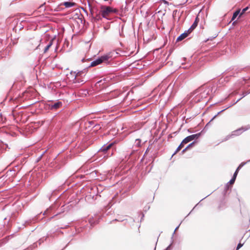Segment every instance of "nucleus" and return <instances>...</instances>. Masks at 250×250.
Segmentation results:
<instances>
[{"mask_svg":"<svg viewBox=\"0 0 250 250\" xmlns=\"http://www.w3.org/2000/svg\"><path fill=\"white\" fill-rule=\"evenodd\" d=\"M101 12L103 18L108 19L107 16L112 13H117L118 10L110 6H102Z\"/></svg>","mask_w":250,"mask_h":250,"instance_id":"1","label":"nucleus"},{"mask_svg":"<svg viewBox=\"0 0 250 250\" xmlns=\"http://www.w3.org/2000/svg\"><path fill=\"white\" fill-rule=\"evenodd\" d=\"M111 58L109 55H106L101 56V57L97 59L96 60L92 61L89 66H95L98 64H100L103 62H106Z\"/></svg>","mask_w":250,"mask_h":250,"instance_id":"2","label":"nucleus"},{"mask_svg":"<svg viewBox=\"0 0 250 250\" xmlns=\"http://www.w3.org/2000/svg\"><path fill=\"white\" fill-rule=\"evenodd\" d=\"M90 14L92 18L93 21H96L101 19V10H98L97 8H90Z\"/></svg>","mask_w":250,"mask_h":250,"instance_id":"3","label":"nucleus"},{"mask_svg":"<svg viewBox=\"0 0 250 250\" xmlns=\"http://www.w3.org/2000/svg\"><path fill=\"white\" fill-rule=\"evenodd\" d=\"M250 128V125H248L244 127H242L239 128L234 131H233L230 135H229L227 136L228 138H230L233 136H239L243 132L248 130Z\"/></svg>","mask_w":250,"mask_h":250,"instance_id":"4","label":"nucleus"},{"mask_svg":"<svg viewBox=\"0 0 250 250\" xmlns=\"http://www.w3.org/2000/svg\"><path fill=\"white\" fill-rule=\"evenodd\" d=\"M249 93H250V91L249 92H243L242 93V97L240 98H239V99H238L236 102H234L233 103L229 104V105H228V106H227L225 109L222 110L221 111H219L216 115H215L212 119L210 121V122L208 123H209L211 121H212L218 115H219L220 113H221L222 112L225 111L226 109L229 108V107H231V106H232L233 105L235 104H236L238 102H239L240 100H241L243 98L245 97L246 96H247V95H248Z\"/></svg>","mask_w":250,"mask_h":250,"instance_id":"5","label":"nucleus"},{"mask_svg":"<svg viewBox=\"0 0 250 250\" xmlns=\"http://www.w3.org/2000/svg\"><path fill=\"white\" fill-rule=\"evenodd\" d=\"M201 134V133L200 132L199 133H197L195 134H192L191 135L188 136L186 137L182 141V143L187 144V143L192 141L193 140H194L195 138H196V139L198 138V137H199L200 136Z\"/></svg>","mask_w":250,"mask_h":250,"instance_id":"6","label":"nucleus"},{"mask_svg":"<svg viewBox=\"0 0 250 250\" xmlns=\"http://www.w3.org/2000/svg\"><path fill=\"white\" fill-rule=\"evenodd\" d=\"M190 32L189 31V30H188L185 31L184 33L181 34L177 38L176 41H181L186 38L188 34H189Z\"/></svg>","mask_w":250,"mask_h":250,"instance_id":"7","label":"nucleus"},{"mask_svg":"<svg viewBox=\"0 0 250 250\" xmlns=\"http://www.w3.org/2000/svg\"><path fill=\"white\" fill-rule=\"evenodd\" d=\"M198 22V17H197L192 24V25L190 26V27L188 29L189 30L190 32H191L193 29H194L197 26Z\"/></svg>","mask_w":250,"mask_h":250,"instance_id":"8","label":"nucleus"},{"mask_svg":"<svg viewBox=\"0 0 250 250\" xmlns=\"http://www.w3.org/2000/svg\"><path fill=\"white\" fill-rule=\"evenodd\" d=\"M62 105V103L61 102H57L54 104H52L50 107L51 109H57Z\"/></svg>","mask_w":250,"mask_h":250,"instance_id":"9","label":"nucleus"},{"mask_svg":"<svg viewBox=\"0 0 250 250\" xmlns=\"http://www.w3.org/2000/svg\"><path fill=\"white\" fill-rule=\"evenodd\" d=\"M111 144H109L107 146L104 145L103 146L101 149L99 150L100 152H106L109 148L111 147Z\"/></svg>","mask_w":250,"mask_h":250,"instance_id":"10","label":"nucleus"},{"mask_svg":"<svg viewBox=\"0 0 250 250\" xmlns=\"http://www.w3.org/2000/svg\"><path fill=\"white\" fill-rule=\"evenodd\" d=\"M75 3L73 2L66 1L63 3V5L66 8H70L75 5Z\"/></svg>","mask_w":250,"mask_h":250,"instance_id":"11","label":"nucleus"},{"mask_svg":"<svg viewBox=\"0 0 250 250\" xmlns=\"http://www.w3.org/2000/svg\"><path fill=\"white\" fill-rule=\"evenodd\" d=\"M240 9L237 10L235 12H234L232 17V19H231V20L233 21L238 15H240Z\"/></svg>","mask_w":250,"mask_h":250,"instance_id":"12","label":"nucleus"},{"mask_svg":"<svg viewBox=\"0 0 250 250\" xmlns=\"http://www.w3.org/2000/svg\"><path fill=\"white\" fill-rule=\"evenodd\" d=\"M194 144H195V142H193L191 143L190 144H189L185 148H184L182 150V153H184L186 150H187L189 148L193 146H194Z\"/></svg>","mask_w":250,"mask_h":250,"instance_id":"13","label":"nucleus"},{"mask_svg":"<svg viewBox=\"0 0 250 250\" xmlns=\"http://www.w3.org/2000/svg\"><path fill=\"white\" fill-rule=\"evenodd\" d=\"M52 45V41H51L49 43L46 45V46L44 49V53H46L50 47V46Z\"/></svg>","mask_w":250,"mask_h":250,"instance_id":"14","label":"nucleus"},{"mask_svg":"<svg viewBox=\"0 0 250 250\" xmlns=\"http://www.w3.org/2000/svg\"><path fill=\"white\" fill-rule=\"evenodd\" d=\"M236 179V175L233 176L232 178L229 180V181L227 184L226 187L228 186V184H233Z\"/></svg>","mask_w":250,"mask_h":250,"instance_id":"15","label":"nucleus"},{"mask_svg":"<svg viewBox=\"0 0 250 250\" xmlns=\"http://www.w3.org/2000/svg\"><path fill=\"white\" fill-rule=\"evenodd\" d=\"M184 143H182V142L180 144V145L178 146V147L177 148L176 150H175V152L173 154L172 156L175 155L178 151H179L181 148L183 146V144Z\"/></svg>","mask_w":250,"mask_h":250,"instance_id":"16","label":"nucleus"},{"mask_svg":"<svg viewBox=\"0 0 250 250\" xmlns=\"http://www.w3.org/2000/svg\"><path fill=\"white\" fill-rule=\"evenodd\" d=\"M249 7L247 6L245 8H244V9H242V10L241 11H240V15H239V17H240L241 16H242L243 14L245 13V12L248 10L249 9Z\"/></svg>","mask_w":250,"mask_h":250,"instance_id":"17","label":"nucleus"},{"mask_svg":"<svg viewBox=\"0 0 250 250\" xmlns=\"http://www.w3.org/2000/svg\"><path fill=\"white\" fill-rule=\"evenodd\" d=\"M247 163H248V162L247 161V162H242L241 163L240 165L239 166V167H238V168H241L242 167H243L244 166H245Z\"/></svg>","mask_w":250,"mask_h":250,"instance_id":"18","label":"nucleus"},{"mask_svg":"<svg viewBox=\"0 0 250 250\" xmlns=\"http://www.w3.org/2000/svg\"><path fill=\"white\" fill-rule=\"evenodd\" d=\"M140 142L141 140L140 139H136L135 141L136 145L137 146H140Z\"/></svg>","mask_w":250,"mask_h":250,"instance_id":"19","label":"nucleus"},{"mask_svg":"<svg viewBox=\"0 0 250 250\" xmlns=\"http://www.w3.org/2000/svg\"><path fill=\"white\" fill-rule=\"evenodd\" d=\"M172 243H173V240H172L170 244V245L164 250H170L171 246L172 245Z\"/></svg>","mask_w":250,"mask_h":250,"instance_id":"20","label":"nucleus"},{"mask_svg":"<svg viewBox=\"0 0 250 250\" xmlns=\"http://www.w3.org/2000/svg\"><path fill=\"white\" fill-rule=\"evenodd\" d=\"M243 244L241 243H239L237 246L236 250H239L240 248H241L243 246Z\"/></svg>","mask_w":250,"mask_h":250,"instance_id":"21","label":"nucleus"},{"mask_svg":"<svg viewBox=\"0 0 250 250\" xmlns=\"http://www.w3.org/2000/svg\"><path fill=\"white\" fill-rule=\"evenodd\" d=\"M239 169H240V168H238V167L237 168L236 170H235V172L233 174V176H234L235 175H236V177L237 176Z\"/></svg>","mask_w":250,"mask_h":250,"instance_id":"22","label":"nucleus"},{"mask_svg":"<svg viewBox=\"0 0 250 250\" xmlns=\"http://www.w3.org/2000/svg\"><path fill=\"white\" fill-rule=\"evenodd\" d=\"M179 225H178V226L175 228V230H174V232H173V234H172V237H171V239H173V235H174V234H175V231H176L177 230V229L179 228Z\"/></svg>","mask_w":250,"mask_h":250,"instance_id":"23","label":"nucleus"},{"mask_svg":"<svg viewBox=\"0 0 250 250\" xmlns=\"http://www.w3.org/2000/svg\"><path fill=\"white\" fill-rule=\"evenodd\" d=\"M47 150H46L45 151H44L42 154L40 156V157H39V159H41L42 156L44 154V153L46 152Z\"/></svg>","mask_w":250,"mask_h":250,"instance_id":"24","label":"nucleus"},{"mask_svg":"<svg viewBox=\"0 0 250 250\" xmlns=\"http://www.w3.org/2000/svg\"><path fill=\"white\" fill-rule=\"evenodd\" d=\"M248 162H250V159L249 160H248Z\"/></svg>","mask_w":250,"mask_h":250,"instance_id":"25","label":"nucleus"}]
</instances>
